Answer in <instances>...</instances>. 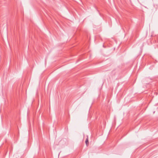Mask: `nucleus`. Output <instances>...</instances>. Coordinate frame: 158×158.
<instances>
[{
	"mask_svg": "<svg viewBox=\"0 0 158 158\" xmlns=\"http://www.w3.org/2000/svg\"><path fill=\"white\" fill-rule=\"evenodd\" d=\"M85 143H86V145L87 146H88L89 145V140H88V137H87V138L86 139Z\"/></svg>",
	"mask_w": 158,
	"mask_h": 158,
	"instance_id": "obj_1",
	"label": "nucleus"
},
{
	"mask_svg": "<svg viewBox=\"0 0 158 158\" xmlns=\"http://www.w3.org/2000/svg\"><path fill=\"white\" fill-rule=\"evenodd\" d=\"M155 111L153 112V113H155Z\"/></svg>",
	"mask_w": 158,
	"mask_h": 158,
	"instance_id": "obj_2",
	"label": "nucleus"
}]
</instances>
